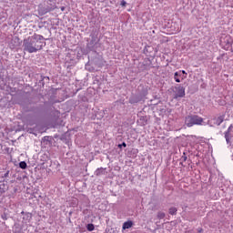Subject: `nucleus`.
I'll list each match as a JSON object with an SVG mask.
<instances>
[{"label": "nucleus", "instance_id": "obj_1", "mask_svg": "<svg viewBox=\"0 0 233 233\" xmlns=\"http://www.w3.org/2000/svg\"><path fill=\"white\" fill-rule=\"evenodd\" d=\"M39 39H41V35H35L25 40L24 42L25 50L26 52H29V54L37 52V50H41V42H39Z\"/></svg>", "mask_w": 233, "mask_h": 233}, {"label": "nucleus", "instance_id": "obj_2", "mask_svg": "<svg viewBox=\"0 0 233 233\" xmlns=\"http://www.w3.org/2000/svg\"><path fill=\"white\" fill-rule=\"evenodd\" d=\"M185 125L187 127H194V125H203V118L198 116H188L186 117Z\"/></svg>", "mask_w": 233, "mask_h": 233}, {"label": "nucleus", "instance_id": "obj_3", "mask_svg": "<svg viewBox=\"0 0 233 233\" xmlns=\"http://www.w3.org/2000/svg\"><path fill=\"white\" fill-rule=\"evenodd\" d=\"M175 93L176 97H183L185 96V88L181 86H178L176 87Z\"/></svg>", "mask_w": 233, "mask_h": 233}, {"label": "nucleus", "instance_id": "obj_4", "mask_svg": "<svg viewBox=\"0 0 233 233\" xmlns=\"http://www.w3.org/2000/svg\"><path fill=\"white\" fill-rule=\"evenodd\" d=\"M226 141L228 143L230 141V137H233V126L229 127L228 132L225 135Z\"/></svg>", "mask_w": 233, "mask_h": 233}, {"label": "nucleus", "instance_id": "obj_5", "mask_svg": "<svg viewBox=\"0 0 233 233\" xmlns=\"http://www.w3.org/2000/svg\"><path fill=\"white\" fill-rule=\"evenodd\" d=\"M133 226H134V223L129 220V221H127V222H125V223L123 224L122 228H123V230H127V229H128V228H132Z\"/></svg>", "mask_w": 233, "mask_h": 233}, {"label": "nucleus", "instance_id": "obj_6", "mask_svg": "<svg viewBox=\"0 0 233 233\" xmlns=\"http://www.w3.org/2000/svg\"><path fill=\"white\" fill-rule=\"evenodd\" d=\"M223 116H218V118H215L213 121L214 125H221L223 123Z\"/></svg>", "mask_w": 233, "mask_h": 233}, {"label": "nucleus", "instance_id": "obj_7", "mask_svg": "<svg viewBox=\"0 0 233 233\" xmlns=\"http://www.w3.org/2000/svg\"><path fill=\"white\" fill-rule=\"evenodd\" d=\"M8 188L5 182H0V192H5Z\"/></svg>", "mask_w": 233, "mask_h": 233}, {"label": "nucleus", "instance_id": "obj_8", "mask_svg": "<svg viewBox=\"0 0 233 233\" xmlns=\"http://www.w3.org/2000/svg\"><path fill=\"white\" fill-rule=\"evenodd\" d=\"M179 76H181V73H178V72L175 73V81L177 83H181V80L179 79Z\"/></svg>", "mask_w": 233, "mask_h": 233}, {"label": "nucleus", "instance_id": "obj_9", "mask_svg": "<svg viewBox=\"0 0 233 233\" xmlns=\"http://www.w3.org/2000/svg\"><path fill=\"white\" fill-rule=\"evenodd\" d=\"M176 212H177V209L176 208H169V214H171V216H174Z\"/></svg>", "mask_w": 233, "mask_h": 233}, {"label": "nucleus", "instance_id": "obj_10", "mask_svg": "<svg viewBox=\"0 0 233 233\" xmlns=\"http://www.w3.org/2000/svg\"><path fill=\"white\" fill-rule=\"evenodd\" d=\"M19 167L20 168H23V169L26 168V162L25 161L20 162Z\"/></svg>", "mask_w": 233, "mask_h": 233}, {"label": "nucleus", "instance_id": "obj_11", "mask_svg": "<svg viewBox=\"0 0 233 233\" xmlns=\"http://www.w3.org/2000/svg\"><path fill=\"white\" fill-rule=\"evenodd\" d=\"M87 230H89L90 232H92V230H94V224H88V225H87Z\"/></svg>", "mask_w": 233, "mask_h": 233}, {"label": "nucleus", "instance_id": "obj_12", "mask_svg": "<svg viewBox=\"0 0 233 233\" xmlns=\"http://www.w3.org/2000/svg\"><path fill=\"white\" fill-rule=\"evenodd\" d=\"M119 147H127V143H123L122 145H119Z\"/></svg>", "mask_w": 233, "mask_h": 233}, {"label": "nucleus", "instance_id": "obj_13", "mask_svg": "<svg viewBox=\"0 0 233 233\" xmlns=\"http://www.w3.org/2000/svg\"><path fill=\"white\" fill-rule=\"evenodd\" d=\"M178 74H180V76H181V74H187V72H185V71H180Z\"/></svg>", "mask_w": 233, "mask_h": 233}, {"label": "nucleus", "instance_id": "obj_14", "mask_svg": "<svg viewBox=\"0 0 233 233\" xmlns=\"http://www.w3.org/2000/svg\"><path fill=\"white\" fill-rule=\"evenodd\" d=\"M125 5H127L126 2H122V6H125Z\"/></svg>", "mask_w": 233, "mask_h": 233}, {"label": "nucleus", "instance_id": "obj_15", "mask_svg": "<svg viewBox=\"0 0 233 233\" xmlns=\"http://www.w3.org/2000/svg\"><path fill=\"white\" fill-rule=\"evenodd\" d=\"M209 125L212 127V122H209Z\"/></svg>", "mask_w": 233, "mask_h": 233}]
</instances>
